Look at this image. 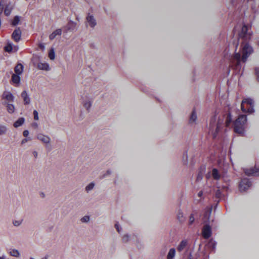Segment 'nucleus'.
Wrapping results in <instances>:
<instances>
[{
  "label": "nucleus",
  "instance_id": "obj_1",
  "mask_svg": "<svg viewBox=\"0 0 259 259\" xmlns=\"http://www.w3.org/2000/svg\"><path fill=\"white\" fill-rule=\"evenodd\" d=\"M224 116L222 117H214L210 120L209 125V132L213 135V138L216 137L220 130L222 128L224 123Z\"/></svg>",
  "mask_w": 259,
  "mask_h": 259
},
{
  "label": "nucleus",
  "instance_id": "obj_2",
  "mask_svg": "<svg viewBox=\"0 0 259 259\" xmlns=\"http://www.w3.org/2000/svg\"><path fill=\"white\" fill-rule=\"evenodd\" d=\"M246 122V116L243 115H240L234 123L235 132L243 136Z\"/></svg>",
  "mask_w": 259,
  "mask_h": 259
},
{
  "label": "nucleus",
  "instance_id": "obj_3",
  "mask_svg": "<svg viewBox=\"0 0 259 259\" xmlns=\"http://www.w3.org/2000/svg\"><path fill=\"white\" fill-rule=\"evenodd\" d=\"M253 101L250 98L244 99L241 103V110L243 112L251 113L254 112Z\"/></svg>",
  "mask_w": 259,
  "mask_h": 259
},
{
  "label": "nucleus",
  "instance_id": "obj_4",
  "mask_svg": "<svg viewBox=\"0 0 259 259\" xmlns=\"http://www.w3.org/2000/svg\"><path fill=\"white\" fill-rule=\"evenodd\" d=\"M240 61V54L239 53H236L231 58L230 65L232 67H234L236 70H239L241 68Z\"/></svg>",
  "mask_w": 259,
  "mask_h": 259
},
{
  "label": "nucleus",
  "instance_id": "obj_5",
  "mask_svg": "<svg viewBox=\"0 0 259 259\" xmlns=\"http://www.w3.org/2000/svg\"><path fill=\"white\" fill-rule=\"evenodd\" d=\"M242 56L241 60L243 62H245L248 56L252 53V48L247 44L242 45Z\"/></svg>",
  "mask_w": 259,
  "mask_h": 259
},
{
  "label": "nucleus",
  "instance_id": "obj_6",
  "mask_svg": "<svg viewBox=\"0 0 259 259\" xmlns=\"http://www.w3.org/2000/svg\"><path fill=\"white\" fill-rule=\"evenodd\" d=\"M251 34L250 27L246 25H244L242 27L241 31L239 33V37L240 38H242L244 40H247L250 38Z\"/></svg>",
  "mask_w": 259,
  "mask_h": 259
},
{
  "label": "nucleus",
  "instance_id": "obj_7",
  "mask_svg": "<svg viewBox=\"0 0 259 259\" xmlns=\"http://www.w3.org/2000/svg\"><path fill=\"white\" fill-rule=\"evenodd\" d=\"M93 102V99L88 96H84L81 98V104L88 112L91 110Z\"/></svg>",
  "mask_w": 259,
  "mask_h": 259
},
{
  "label": "nucleus",
  "instance_id": "obj_8",
  "mask_svg": "<svg viewBox=\"0 0 259 259\" xmlns=\"http://www.w3.org/2000/svg\"><path fill=\"white\" fill-rule=\"evenodd\" d=\"M18 46H15L12 42L8 41L4 48V50L8 53H15L18 50Z\"/></svg>",
  "mask_w": 259,
  "mask_h": 259
},
{
  "label": "nucleus",
  "instance_id": "obj_9",
  "mask_svg": "<svg viewBox=\"0 0 259 259\" xmlns=\"http://www.w3.org/2000/svg\"><path fill=\"white\" fill-rule=\"evenodd\" d=\"M36 138L43 144L49 145L51 143V138L48 136L41 133L37 135Z\"/></svg>",
  "mask_w": 259,
  "mask_h": 259
},
{
  "label": "nucleus",
  "instance_id": "obj_10",
  "mask_svg": "<svg viewBox=\"0 0 259 259\" xmlns=\"http://www.w3.org/2000/svg\"><path fill=\"white\" fill-rule=\"evenodd\" d=\"M221 172L217 168H214L212 169L211 172L207 174L206 177L209 178L212 177L214 180H219L221 179Z\"/></svg>",
  "mask_w": 259,
  "mask_h": 259
},
{
  "label": "nucleus",
  "instance_id": "obj_11",
  "mask_svg": "<svg viewBox=\"0 0 259 259\" xmlns=\"http://www.w3.org/2000/svg\"><path fill=\"white\" fill-rule=\"evenodd\" d=\"M251 186V183L247 179H243L239 184V190L240 191H245Z\"/></svg>",
  "mask_w": 259,
  "mask_h": 259
},
{
  "label": "nucleus",
  "instance_id": "obj_12",
  "mask_svg": "<svg viewBox=\"0 0 259 259\" xmlns=\"http://www.w3.org/2000/svg\"><path fill=\"white\" fill-rule=\"evenodd\" d=\"M202 234L203 237L205 239H207L210 237L211 235V230L209 225H206L204 226L202 229Z\"/></svg>",
  "mask_w": 259,
  "mask_h": 259
},
{
  "label": "nucleus",
  "instance_id": "obj_13",
  "mask_svg": "<svg viewBox=\"0 0 259 259\" xmlns=\"http://www.w3.org/2000/svg\"><path fill=\"white\" fill-rule=\"evenodd\" d=\"M12 37L13 40L18 42L21 38V31L19 28H16L12 34Z\"/></svg>",
  "mask_w": 259,
  "mask_h": 259
},
{
  "label": "nucleus",
  "instance_id": "obj_14",
  "mask_svg": "<svg viewBox=\"0 0 259 259\" xmlns=\"http://www.w3.org/2000/svg\"><path fill=\"white\" fill-rule=\"evenodd\" d=\"M247 176H259V168L255 167L254 168L245 169L244 170Z\"/></svg>",
  "mask_w": 259,
  "mask_h": 259
},
{
  "label": "nucleus",
  "instance_id": "obj_15",
  "mask_svg": "<svg viewBox=\"0 0 259 259\" xmlns=\"http://www.w3.org/2000/svg\"><path fill=\"white\" fill-rule=\"evenodd\" d=\"M14 96L9 91H5L2 95V99H5L8 102H14Z\"/></svg>",
  "mask_w": 259,
  "mask_h": 259
},
{
  "label": "nucleus",
  "instance_id": "obj_16",
  "mask_svg": "<svg viewBox=\"0 0 259 259\" xmlns=\"http://www.w3.org/2000/svg\"><path fill=\"white\" fill-rule=\"evenodd\" d=\"M21 96L23 100L25 105H28L30 103V98L26 91H24L22 92Z\"/></svg>",
  "mask_w": 259,
  "mask_h": 259
},
{
  "label": "nucleus",
  "instance_id": "obj_17",
  "mask_svg": "<svg viewBox=\"0 0 259 259\" xmlns=\"http://www.w3.org/2000/svg\"><path fill=\"white\" fill-rule=\"evenodd\" d=\"M87 21L88 22L89 25L92 28L94 27L97 24L96 21L94 16L89 14L87 17Z\"/></svg>",
  "mask_w": 259,
  "mask_h": 259
},
{
  "label": "nucleus",
  "instance_id": "obj_18",
  "mask_svg": "<svg viewBox=\"0 0 259 259\" xmlns=\"http://www.w3.org/2000/svg\"><path fill=\"white\" fill-rule=\"evenodd\" d=\"M20 75L13 74L11 80L16 87H18L20 83Z\"/></svg>",
  "mask_w": 259,
  "mask_h": 259
},
{
  "label": "nucleus",
  "instance_id": "obj_19",
  "mask_svg": "<svg viewBox=\"0 0 259 259\" xmlns=\"http://www.w3.org/2000/svg\"><path fill=\"white\" fill-rule=\"evenodd\" d=\"M76 23L72 21H70L65 27L66 32L72 31L75 29Z\"/></svg>",
  "mask_w": 259,
  "mask_h": 259
},
{
  "label": "nucleus",
  "instance_id": "obj_20",
  "mask_svg": "<svg viewBox=\"0 0 259 259\" xmlns=\"http://www.w3.org/2000/svg\"><path fill=\"white\" fill-rule=\"evenodd\" d=\"M37 67L42 70L48 71L50 70L49 64L46 62H39L38 63Z\"/></svg>",
  "mask_w": 259,
  "mask_h": 259
},
{
  "label": "nucleus",
  "instance_id": "obj_21",
  "mask_svg": "<svg viewBox=\"0 0 259 259\" xmlns=\"http://www.w3.org/2000/svg\"><path fill=\"white\" fill-rule=\"evenodd\" d=\"M15 74L21 75L23 71V66L21 64H18L14 69Z\"/></svg>",
  "mask_w": 259,
  "mask_h": 259
},
{
  "label": "nucleus",
  "instance_id": "obj_22",
  "mask_svg": "<svg viewBox=\"0 0 259 259\" xmlns=\"http://www.w3.org/2000/svg\"><path fill=\"white\" fill-rule=\"evenodd\" d=\"M62 34V30L61 29H56L49 36L50 40L54 39L57 35H61Z\"/></svg>",
  "mask_w": 259,
  "mask_h": 259
},
{
  "label": "nucleus",
  "instance_id": "obj_23",
  "mask_svg": "<svg viewBox=\"0 0 259 259\" xmlns=\"http://www.w3.org/2000/svg\"><path fill=\"white\" fill-rule=\"evenodd\" d=\"M5 105L6 106L7 110L10 114H13L15 112V107L12 104L6 103Z\"/></svg>",
  "mask_w": 259,
  "mask_h": 259
},
{
  "label": "nucleus",
  "instance_id": "obj_24",
  "mask_svg": "<svg viewBox=\"0 0 259 259\" xmlns=\"http://www.w3.org/2000/svg\"><path fill=\"white\" fill-rule=\"evenodd\" d=\"M24 122H25L24 118L20 117V118H18V120H16L14 123L13 125L15 127L17 128V127L22 125L24 124Z\"/></svg>",
  "mask_w": 259,
  "mask_h": 259
},
{
  "label": "nucleus",
  "instance_id": "obj_25",
  "mask_svg": "<svg viewBox=\"0 0 259 259\" xmlns=\"http://www.w3.org/2000/svg\"><path fill=\"white\" fill-rule=\"evenodd\" d=\"M211 212V209L210 208H207L205 209L204 214V218L206 221L209 220L210 214Z\"/></svg>",
  "mask_w": 259,
  "mask_h": 259
},
{
  "label": "nucleus",
  "instance_id": "obj_26",
  "mask_svg": "<svg viewBox=\"0 0 259 259\" xmlns=\"http://www.w3.org/2000/svg\"><path fill=\"white\" fill-rule=\"evenodd\" d=\"M187 244V241L186 240L182 241L177 247L178 250L179 251H181L185 248Z\"/></svg>",
  "mask_w": 259,
  "mask_h": 259
},
{
  "label": "nucleus",
  "instance_id": "obj_27",
  "mask_svg": "<svg viewBox=\"0 0 259 259\" xmlns=\"http://www.w3.org/2000/svg\"><path fill=\"white\" fill-rule=\"evenodd\" d=\"M176 254V250L175 248H171L167 255V259H173Z\"/></svg>",
  "mask_w": 259,
  "mask_h": 259
},
{
  "label": "nucleus",
  "instance_id": "obj_28",
  "mask_svg": "<svg viewBox=\"0 0 259 259\" xmlns=\"http://www.w3.org/2000/svg\"><path fill=\"white\" fill-rule=\"evenodd\" d=\"M177 218L181 222H183L185 219L183 212L181 210H179L177 213Z\"/></svg>",
  "mask_w": 259,
  "mask_h": 259
},
{
  "label": "nucleus",
  "instance_id": "obj_29",
  "mask_svg": "<svg viewBox=\"0 0 259 259\" xmlns=\"http://www.w3.org/2000/svg\"><path fill=\"white\" fill-rule=\"evenodd\" d=\"M8 131V128L6 125L0 124V135H4L6 134Z\"/></svg>",
  "mask_w": 259,
  "mask_h": 259
},
{
  "label": "nucleus",
  "instance_id": "obj_30",
  "mask_svg": "<svg viewBox=\"0 0 259 259\" xmlns=\"http://www.w3.org/2000/svg\"><path fill=\"white\" fill-rule=\"evenodd\" d=\"M9 253L11 256L15 257H19L20 256V253L19 251L15 249L10 250Z\"/></svg>",
  "mask_w": 259,
  "mask_h": 259
},
{
  "label": "nucleus",
  "instance_id": "obj_31",
  "mask_svg": "<svg viewBox=\"0 0 259 259\" xmlns=\"http://www.w3.org/2000/svg\"><path fill=\"white\" fill-rule=\"evenodd\" d=\"M95 187V183L93 182H92L88 184L85 188V190L87 191V192H89L92 190L94 189Z\"/></svg>",
  "mask_w": 259,
  "mask_h": 259
},
{
  "label": "nucleus",
  "instance_id": "obj_32",
  "mask_svg": "<svg viewBox=\"0 0 259 259\" xmlns=\"http://www.w3.org/2000/svg\"><path fill=\"white\" fill-rule=\"evenodd\" d=\"M49 57L51 60H54L55 58V53L54 49L52 48L49 52Z\"/></svg>",
  "mask_w": 259,
  "mask_h": 259
},
{
  "label": "nucleus",
  "instance_id": "obj_33",
  "mask_svg": "<svg viewBox=\"0 0 259 259\" xmlns=\"http://www.w3.org/2000/svg\"><path fill=\"white\" fill-rule=\"evenodd\" d=\"M197 119V115L195 113V110H193L192 112L190 118V122H194Z\"/></svg>",
  "mask_w": 259,
  "mask_h": 259
},
{
  "label": "nucleus",
  "instance_id": "obj_34",
  "mask_svg": "<svg viewBox=\"0 0 259 259\" xmlns=\"http://www.w3.org/2000/svg\"><path fill=\"white\" fill-rule=\"evenodd\" d=\"M232 121V117H231V114L230 113H229L228 115H227V116L226 117V125L227 126H228L231 122Z\"/></svg>",
  "mask_w": 259,
  "mask_h": 259
},
{
  "label": "nucleus",
  "instance_id": "obj_35",
  "mask_svg": "<svg viewBox=\"0 0 259 259\" xmlns=\"http://www.w3.org/2000/svg\"><path fill=\"white\" fill-rule=\"evenodd\" d=\"M20 21V18L19 16H16L15 17V18H14L12 22V24L13 25V26H16L17 25L19 22Z\"/></svg>",
  "mask_w": 259,
  "mask_h": 259
},
{
  "label": "nucleus",
  "instance_id": "obj_36",
  "mask_svg": "<svg viewBox=\"0 0 259 259\" xmlns=\"http://www.w3.org/2000/svg\"><path fill=\"white\" fill-rule=\"evenodd\" d=\"M22 223V220H16L13 221V224L16 227L19 226Z\"/></svg>",
  "mask_w": 259,
  "mask_h": 259
},
{
  "label": "nucleus",
  "instance_id": "obj_37",
  "mask_svg": "<svg viewBox=\"0 0 259 259\" xmlns=\"http://www.w3.org/2000/svg\"><path fill=\"white\" fill-rule=\"evenodd\" d=\"M90 218L89 215H85L81 218L80 221L82 223H88L90 221Z\"/></svg>",
  "mask_w": 259,
  "mask_h": 259
},
{
  "label": "nucleus",
  "instance_id": "obj_38",
  "mask_svg": "<svg viewBox=\"0 0 259 259\" xmlns=\"http://www.w3.org/2000/svg\"><path fill=\"white\" fill-rule=\"evenodd\" d=\"M11 11H12L11 9L9 8L8 7H7L6 8H5V11H4L5 15L7 16H9L11 14Z\"/></svg>",
  "mask_w": 259,
  "mask_h": 259
},
{
  "label": "nucleus",
  "instance_id": "obj_39",
  "mask_svg": "<svg viewBox=\"0 0 259 259\" xmlns=\"http://www.w3.org/2000/svg\"><path fill=\"white\" fill-rule=\"evenodd\" d=\"M195 221V218L194 217V215L193 214H191V215L189 217V225H192Z\"/></svg>",
  "mask_w": 259,
  "mask_h": 259
},
{
  "label": "nucleus",
  "instance_id": "obj_40",
  "mask_svg": "<svg viewBox=\"0 0 259 259\" xmlns=\"http://www.w3.org/2000/svg\"><path fill=\"white\" fill-rule=\"evenodd\" d=\"M34 119L36 120H38L39 119L38 113L36 110L33 111Z\"/></svg>",
  "mask_w": 259,
  "mask_h": 259
},
{
  "label": "nucleus",
  "instance_id": "obj_41",
  "mask_svg": "<svg viewBox=\"0 0 259 259\" xmlns=\"http://www.w3.org/2000/svg\"><path fill=\"white\" fill-rule=\"evenodd\" d=\"M208 245H209V246H212V248L214 249L215 247L216 243L214 242V241H213V240H211L209 242Z\"/></svg>",
  "mask_w": 259,
  "mask_h": 259
},
{
  "label": "nucleus",
  "instance_id": "obj_42",
  "mask_svg": "<svg viewBox=\"0 0 259 259\" xmlns=\"http://www.w3.org/2000/svg\"><path fill=\"white\" fill-rule=\"evenodd\" d=\"M129 240V236L128 235H125L122 237V240L124 242H126Z\"/></svg>",
  "mask_w": 259,
  "mask_h": 259
},
{
  "label": "nucleus",
  "instance_id": "obj_43",
  "mask_svg": "<svg viewBox=\"0 0 259 259\" xmlns=\"http://www.w3.org/2000/svg\"><path fill=\"white\" fill-rule=\"evenodd\" d=\"M255 73L257 76V79L259 80V68L256 67L255 68Z\"/></svg>",
  "mask_w": 259,
  "mask_h": 259
},
{
  "label": "nucleus",
  "instance_id": "obj_44",
  "mask_svg": "<svg viewBox=\"0 0 259 259\" xmlns=\"http://www.w3.org/2000/svg\"><path fill=\"white\" fill-rule=\"evenodd\" d=\"M4 8V5L2 4V3H0V15H1L3 12V9Z\"/></svg>",
  "mask_w": 259,
  "mask_h": 259
},
{
  "label": "nucleus",
  "instance_id": "obj_45",
  "mask_svg": "<svg viewBox=\"0 0 259 259\" xmlns=\"http://www.w3.org/2000/svg\"><path fill=\"white\" fill-rule=\"evenodd\" d=\"M23 135L24 137H27L29 135V131L28 130L24 131Z\"/></svg>",
  "mask_w": 259,
  "mask_h": 259
},
{
  "label": "nucleus",
  "instance_id": "obj_46",
  "mask_svg": "<svg viewBox=\"0 0 259 259\" xmlns=\"http://www.w3.org/2000/svg\"><path fill=\"white\" fill-rule=\"evenodd\" d=\"M115 227L116 229H117V231L119 233L120 232L121 228H119V225L117 224H115Z\"/></svg>",
  "mask_w": 259,
  "mask_h": 259
},
{
  "label": "nucleus",
  "instance_id": "obj_47",
  "mask_svg": "<svg viewBox=\"0 0 259 259\" xmlns=\"http://www.w3.org/2000/svg\"><path fill=\"white\" fill-rule=\"evenodd\" d=\"M39 48L42 49V50H45V45L42 44H40L39 45Z\"/></svg>",
  "mask_w": 259,
  "mask_h": 259
},
{
  "label": "nucleus",
  "instance_id": "obj_48",
  "mask_svg": "<svg viewBox=\"0 0 259 259\" xmlns=\"http://www.w3.org/2000/svg\"><path fill=\"white\" fill-rule=\"evenodd\" d=\"M27 141H28V140L27 139H24L22 140V141H21V144H24V143L27 142Z\"/></svg>",
  "mask_w": 259,
  "mask_h": 259
},
{
  "label": "nucleus",
  "instance_id": "obj_49",
  "mask_svg": "<svg viewBox=\"0 0 259 259\" xmlns=\"http://www.w3.org/2000/svg\"><path fill=\"white\" fill-rule=\"evenodd\" d=\"M203 195V192L202 191H200L199 192V193H198V195L199 197H201Z\"/></svg>",
  "mask_w": 259,
  "mask_h": 259
},
{
  "label": "nucleus",
  "instance_id": "obj_50",
  "mask_svg": "<svg viewBox=\"0 0 259 259\" xmlns=\"http://www.w3.org/2000/svg\"><path fill=\"white\" fill-rule=\"evenodd\" d=\"M33 155L35 157H37V152L36 151L33 152Z\"/></svg>",
  "mask_w": 259,
  "mask_h": 259
},
{
  "label": "nucleus",
  "instance_id": "obj_51",
  "mask_svg": "<svg viewBox=\"0 0 259 259\" xmlns=\"http://www.w3.org/2000/svg\"><path fill=\"white\" fill-rule=\"evenodd\" d=\"M111 174V171L110 170H108L106 172V175H109Z\"/></svg>",
  "mask_w": 259,
  "mask_h": 259
},
{
  "label": "nucleus",
  "instance_id": "obj_52",
  "mask_svg": "<svg viewBox=\"0 0 259 259\" xmlns=\"http://www.w3.org/2000/svg\"><path fill=\"white\" fill-rule=\"evenodd\" d=\"M40 196L41 197L44 198L45 197V194H44V193L42 192L40 193Z\"/></svg>",
  "mask_w": 259,
  "mask_h": 259
},
{
  "label": "nucleus",
  "instance_id": "obj_53",
  "mask_svg": "<svg viewBox=\"0 0 259 259\" xmlns=\"http://www.w3.org/2000/svg\"><path fill=\"white\" fill-rule=\"evenodd\" d=\"M33 125L35 127H37V124L36 123H33Z\"/></svg>",
  "mask_w": 259,
  "mask_h": 259
},
{
  "label": "nucleus",
  "instance_id": "obj_54",
  "mask_svg": "<svg viewBox=\"0 0 259 259\" xmlns=\"http://www.w3.org/2000/svg\"><path fill=\"white\" fill-rule=\"evenodd\" d=\"M0 259H5V256H0Z\"/></svg>",
  "mask_w": 259,
  "mask_h": 259
},
{
  "label": "nucleus",
  "instance_id": "obj_55",
  "mask_svg": "<svg viewBox=\"0 0 259 259\" xmlns=\"http://www.w3.org/2000/svg\"><path fill=\"white\" fill-rule=\"evenodd\" d=\"M30 259H34V258H30Z\"/></svg>",
  "mask_w": 259,
  "mask_h": 259
}]
</instances>
